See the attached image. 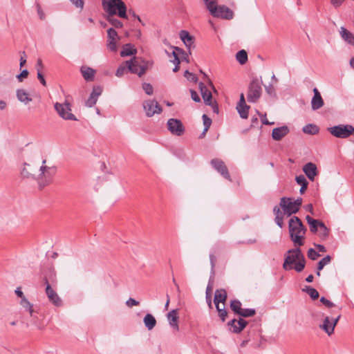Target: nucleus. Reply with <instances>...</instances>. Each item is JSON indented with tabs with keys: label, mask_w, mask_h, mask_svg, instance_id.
Wrapping results in <instances>:
<instances>
[{
	"label": "nucleus",
	"mask_w": 354,
	"mask_h": 354,
	"mask_svg": "<svg viewBox=\"0 0 354 354\" xmlns=\"http://www.w3.org/2000/svg\"><path fill=\"white\" fill-rule=\"evenodd\" d=\"M115 15H108L107 21L115 28H120L123 26V24L118 19L114 17Z\"/></svg>",
	"instance_id": "41"
},
{
	"label": "nucleus",
	"mask_w": 354,
	"mask_h": 354,
	"mask_svg": "<svg viewBox=\"0 0 354 354\" xmlns=\"http://www.w3.org/2000/svg\"><path fill=\"white\" fill-rule=\"evenodd\" d=\"M303 171L310 180L313 181L317 175V169L315 163L308 162L303 167Z\"/></svg>",
	"instance_id": "23"
},
{
	"label": "nucleus",
	"mask_w": 354,
	"mask_h": 354,
	"mask_svg": "<svg viewBox=\"0 0 354 354\" xmlns=\"http://www.w3.org/2000/svg\"><path fill=\"white\" fill-rule=\"evenodd\" d=\"M279 205L283 211V214L288 217L299 212L298 207L295 206L291 198L282 197Z\"/></svg>",
	"instance_id": "13"
},
{
	"label": "nucleus",
	"mask_w": 354,
	"mask_h": 354,
	"mask_svg": "<svg viewBox=\"0 0 354 354\" xmlns=\"http://www.w3.org/2000/svg\"><path fill=\"white\" fill-rule=\"evenodd\" d=\"M167 125L169 132L174 136H180L185 133V128L178 119H169Z\"/></svg>",
	"instance_id": "12"
},
{
	"label": "nucleus",
	"mask_w": 354,
	"mask_h": 354,
	"mask_svg": "<svg viewBox=\"0 0 354 354\" xmlns=\"http://www.w3.org/2000/svg\"><path fill=\"white\" fill-rule=\"evenodd\" d=\"M172 54H173L175 59L178 60V63L180 62L179 54H183V55H186L187 57L188 56L187 53L185 52L183 49H181L178 47H174V51H173Z\"/></svg>",
	"instance_id": "43"
},
{
	"label": "nucleus",
	"mask_w": 354,
	"mask_h": 354,
	"mask_svg": "<svg viewBox=\"0 0 354 354\" xmlns=\"http://www.w3.org/2000/svg\"><path fill=\"white\" fill-rule=\"evenodd\" d=\"M16 96L17 100L24 104H28L32 101V98L29 97V93L22 88L17 90Z\"/></svg>",
	"instance_id": "26"
},
{
	"label": "nucleus",
	"mask_w": 354,
	"mask_h": 354,
	"mask_svg": "<svg viewBox=\"0 0 354 354\" xmlns=\"http://www.w3.org/2000/svg\"><path fill=\"white\" fill-rule=\"evenodd\" d=\"M302 291L307 292L313 300L317 299L319 296L318 291L311 286H305V288L302 289Z\"/></svg>",
	"instance_id": "35"
},
{
	"label": "nucleus",
	"mask_w": 354,
	"mask_h": 354,
	"mask_svg": "<svg viewBox=\"0 0 354 354\" xmlns=\"http://www.w3.org/2000/svg\"><path fill=\"white\" fill-rule=\"evenodd\" d=\"M288 230L290 238L295 245L302 246L304 244L303 240L307 229L301 219L296 216L290 218L288 222Z\"/></svg>",
	"instance_id": "1"
},
{
	"label": "nucleus",
	"mask_w": 354,
	"mask_h": 354,
	"mask_svg": "<svg viewBox=\"0 0 354 354\" xmlns=\"http://www.w3.org/2000/svg\"><path fill=\"white\" fill-rule=\"evenodd\" d=\"M248 322L242 318H239L237 321L236 319H233L230 321L227 324L229 326L232 328L233 333H240L247 325Z\"/></svg>",
	"instance_id": "20"
},
{
	"label": "nucleus",
	"mask_w": 354,
	"mask_h": 354,
	"mask_svg": "<svg viewBox=\"0 0 354 354\" xmlns=\"http://www.w3.org/2000/svg\"><path fill=\"white\" fill-rule=\"evenodd\" d=\"M304 133L309 135H315L319 133V127L313 124L305 125L302 129Z\"/></svg>",
	"instance_id": "34"
},
{
	"label": "nucleus",
	"mask_w": 354,
	"mask_h": 354,
	"mask_svg": "<svg viewBox=\"0 0 354 354\" xmlns=\"http://www.w3.org/2000/svg\"><path fill=\"white\" fill-rule=\"evenodd\" d=\"M55 109L60 118L65 120L77 121V118L71 113V104L66 100L63 103L56 102L54 105Z\"/></svg>",
	"instance_id": "8"
},
{
	"label": "nucleus",
	"mask_w": 354,
	"mask_h": 354,
	"mask_svg": "<svg viewBox=\"0 0 354 354\" xmlns=\"http://www.w3.org/2000/svg\"><path fill=\"white\" fill-rule=\"evenodd\" d=\"M307 223L310 226V230L312 233L315 234L318 232V228H319V223L322 222L319 220L314 219L309 215L306 216Z\"/></svg>",
	"instance_id": "29"
},
{
	"label": "nucleus",
	"mask_w": 354,
	"mask_h": 354,
	"mask_svg": "<svg viewBox=\"0 0 354 354\" xmlns=\"http://www.w3.org/2000/svg\"><path fill=\"white\" fill-rule=\"evenodd\" d=\"M230 308L236 314L240 315L242 310L241 303L239 300L234 299L230 303Z\"/></svg>",
	"instance_id": "38"
},
{
	"label": "nucleus",
	"mask_w": 354,
	"mask_h": 354,
	"mask_svg": "<svg viewBox=\"0 0 354 354\" xmlns=\"http://www.w3.org/2000/svg\"><path fill=\"white\" fill-rule=\"evenodd\" d=\"M107 46L111 51L115 52L117 50L116 40L119 39L118 33L113 28H110L107 30Z\"/></svg>",
	"instance_id": "16"
},
{
	"label": "nucleus",
	"mask_w": 354,
	"mask_h": 354,
	"mask_svg": "<svg viewBox=\"0 0 354 354\" xmlns=\"http://www.w3.org/2000/svg\"><path fill=\"white\" fill-rule=\"evenodd\" d=\"M55 281V274L51 272L48 277H44V283L46 285V294L49 301L56 307H60L62 306V300L57 295V293L51 288L50 285V282Z\"/></svg>",
	"instance_id": "4"
},
{
	"label": "nucleus",
	"mask_w": 354,
	"mask_h": 354,
	"mask_svg": "<svg viewBox=\"0 0 354 354\" xmlns=\"http://www.w3.org/2000/svg\"><path fill=\"white\" fill-rule=\"evenodd\" d=\"M97 101V99H96L95 97H94L90 95L89 97L86 101V106L88 107H92L93 106H94L96 104Z\"/></svg>",
	"instance_id": "53"
},
{
	"label": "nucleus",
	"mask_w": 354,
	"mask_h": 354,
	"mask_svg": "<svg viewBox=\"0 0 354 354\" xmlns=\"http://www.w3.org/2000/svg\"><path fill=\"white\" fill-rule=\"evenodd\" d=\"M330 259H331V258L329 255H327L325 257H324L322 259H321L317 264V270H322L325 266H326L327 264H328L330 263Z\"/></svg>",
	"instance_id": "44"
},
{
	"label": "nucleus",
	"mask_w": 354,
	"mask_h": 354,
	"mask_svg": "<svg viewBox=\"0 0 354 354\" xmlns=\"http://www.w3.org/2000/svg\"><path fill=\"white\" fill-rule=\"evenodd\" d=\"M262 81L257 77L253 78L248 86V101L251 103H255L260 98L262 93L261 88Z\"/></svg>",
	"instance_id": "7"
},
{
	"label": "nucleus",
	"mask_w": 354,
	"mask_h": 354,
	"mask_svg": "<svg viewBox=\"0 0 354 354\" xmlns=\"http://www.w3.org/2000/svg\"><path fill=\"white\" fill-rule=\"evenodd\" d=\"M128 70V67L127 66L125 62L120 65L116 71L115 75L117 77H122Z\"/></svg>",
	"instance_id": "48"
},
{
	"label": "nucleus",
	"mask_w": 354,
	"mask_h": 354,
	"mask_svg": "<svg viewBox=\"0 0 354 354\" xmlns=\"http://www.w3.org/2000/svg\"><path fill=\"white\" fill-rule=\"evenodd\" d=\"M198 86L202 97L204 100V103L206 105L212 106L214 112L218 113V107L216 102H212V95L211 92L207 89V86L203 82H200Z\"/></svg>",
	"instance_id": "11"
},
{
	"label": "nucleus",
	"mask_w": 354,
	"mask_h": 354,
	"mask_svg": "<svg viewBox=\"0 0 354 354\" xmlns=\"http://www.w3.org/2000/svg\"><path fill=\"white\" fill-rule=\"evenodd\" d=\"M213 288V277L211 276L206 288V301L209 308H212L211 292Z\"/></svg>",
	"instance_id": "31"
},
{
	"label": "nucleus",
	"mask_w": 354,
	"mask_h": 354,
	"mask_svg": "<svg viewBox=\"0 0 354 354\" xmlns=\"http://www.w3.org/2000/svg\"><path fill=\"white\" fill-rule=\"evenodd\" d=\"M207 10L210 12L211 9H214L218 4L217 0H203Z\"/></svg>",
	"instance_id": "47"
},
{
	"label": "nucleus",
	"mask_w": 354,
	"mask_h": 354,
	"mask_svg": "<svg viewBox=\"0 0 354 354\" xmlns=\"http://www.w3.org/2000/svg\"><path fill=\"white\" fill-rule=\"evenodd\" d=\"M126 305L128 307L131 308V307H133L134 306H138L139 305V301H136V299H134L133 298H129L128 300H127Z\"/></svg>",
	"instance_id": "58"
},
{
	"label": "nucleus",
	"mask_w": 354,
	"mask_h": 354,
	"mask_svg": "<svg viewBox=\"0 0 354 354\" xmlns=\"http://www.w3.org/2000/svg\"><path fill=\"white\" fill-rule=\"evenodd\" d=\"M306 261L305 258H302V259H300L299 261L294 263V266L292 269H295L297 272H301L304 268H305Z\"/></svg>",
	"instance_id": "42"
},
{
	"label": "nucleus",
	"mask_w": 354,
	"mask_h": 354,
	"mask_svg": "<svg viewBox=\"0 0 354 354\" xmlns=\"http://www.w3.org/2000/svg\"><path fill=\"white\" fill-rule=\"evenodd\" d=\"M314 96L311 100V107L312 109L315 111L322 108L324 104V100L321 96V94L317 88H313Z\"/></svg>",
	"instance_id": "21"
},
{
	"label": "nucleus",
	"mask_w": 354,
	"mask_h": 354,
	"mask_svg": "<svg viewBox=\"0 0 354 354\" xmlns=\"http://www.w3.org/2000/svg\"><path fill=\"white\" fill-rule=\"evenodd\" d=\"M70 1L75 7L80 8L81 10L83 9L84 5V0H70Z\"/></svg>",
	"instance_id": "55"
},
{
	"label": "nucleus",
	"mask_w": 354,
	"mask_h": 354,
	"mask_svg": "<svg viewBox=\"0 0 354 354\" xmlns=\"http://www.w3.org/2000/svg\"><path fill=\"white\" fill-rule=\"evenodd\" d=\"M341 38L348 44L354 46V34L348 31L346 28L342 26L339 29Z\"/></svg>",
	"instance_id": "25"
},
{
	"label": "nucleus",
	"mask_w": 354,
	"mask_h": 354,
	"mask_svg": "<svg viewBox=\"0 0 354 354\" xmlns=\"http://www.w3.org/2000/svg\"><path fill=\"white\" fill-rule=\"evenodd\" d=\"M28 75V71L26 69L23 70L20 74L17 75V78L19 82H23L24 78H26Z\"/></svg>",
	"instance_id": "57"
},
{
	"label": "nucleus",
	"mask_w": 354,
	"mask_h": 354,
	"mask_svg": "<svg viewBox=\"0 0 354 354\" xmlns=\"http://www.w3.org/2000/svg\"><path fill=\"white\" fill-rule=\"evenodd\" d=\"M184 76L187 78L188 80H190L192 82H196L197 77L195 75H194L192 73H189L188 71H185Z\"/></svg>",
	"instance_id": "59"
},
{
	"label": "nucleus",
	"mask_w": 354,
	"mask_h": 354,
	"mask_svg": "<svg viewBox=\"0 0 354 354\" xmlns=\"http://www.w3.org/2000/svg\"><path fill=\"white\" fill-rule=\"evenodd\" d=\"M19 304L24 308L25 310L30 313L31 317H34L35 310L33 309V305L28 301L26 297L22 298V299H21L19 301Z\"/></svg>",
	"instance_id": "33"
},
{
	"label": "nucleus",
	"mask_w": 354,
	"mask_h": 354,
	"mask_svg": "<svg viewBox=\"0 0 354 354\" xmlns=\"http://www.w3.org/2000/svg\"><path fill=\"white\" fill-rule=\"evenodd\" d=\"M142 88L147 95H151L153 94V86L150 84L144 83L142 84Z\"/></svg>",
	"instance_id": "51"
},
{
	"label": "nucleus",
	"mask_w": 354,
	"mask_h": 354,
	"mask_svg": "<svg viewBox=\"0 0 354 354\" xmlns=\"http://www.w3.org/2000/svg\"><path fill=\"white\" fill-rule=\"evenodd\" d=\"M136 53L137 50L134 48L131 44H127L123 46V48L120 52V55L122 57L131 56L136 54Z\"/></svg>",
	"instance_id": "32"
},
{
	"label": "nucleus",
	"mask_w": 354,
	"mask_h": 354,
	"mask_svg": "<svg viewBox=\"0 0 354 354\" xmlns=\"http://www.w3.org/2000/svg\"><path fill=\"white\" fill-rule=\"evenodd\" d=\"M304 257V256L299 246L296 248L288 250L286 254L283 268L286 270H292L293 264L299 261L300 259H302Z\"/></svg>",
	"instance_id": "6"
},
{
	"label": "nucleus",
	"mask_w": 354,
	"mask_h": 354,
	"mask_svg": "<svg viewBox=\"0 0 354 354\" xmlns=\"http://www.w3.org/2000/svg\"><path fill=\"white\" fill-rule=\"evenodd\" d=\"M211 165L221 176L230 181H232L228 169L223 160L217 158L212 159L211 160Z\"/></svg>",
	"instance_id": "15"
},
{
	"label": "nucleus",
	"mask_w": 354,
	"mask_h": 354,
	"mask_svg": "<svg viewBox=\"0 0 354 354\" xmlns=\"http://www.w3.org/2000/svg\"><path fill=\"white\" fill-rule=\"evenodd\" d=\"M236 60L241 64H244L248 61V54L245 50H241L236 54Z\"/></svg>",
	"instance_id": "37"
},
{
	"label": "nucleus",
	"mask_w": 354,
	"mask_h": 354,
	"mask_svg": "<svg viewBox=\"0 0 354 354\" xmlns=\"http://www.w3.org/2000/svg\"><path fill=\"white\" fill-rule=\"evenodd\" d=\"M218 316L222 320V322L225 321V318L227 317V313L225 308V304H222V308H220V306H218V308H216Z\"/></svg>",
	"instance_id": "46"
},
{
	"label": "nucleus",
	"mask_w": 354,
	"mask_h": 354,
	"mask_svg": "<svg viewBox=\"0 0 354 354\" xmlns=\"http://www.w3.org/2000/svg\"><path fill=\"white\" fill-rule=\"evenodd\" d=\"M46 160L42 161V165L39 167V174L37 176V181L40 189L44 188L48 185L50 182V178L55 174L56 171L55 167H48L45 164Z\"/></svg>",
	"instance_id": "3"
},
{
	"label": "nucleus",
	"mask_w": 354,
	"mask_h": 354,
	"mask_svg": "<svg viewBox=\"0 0 354 354\" xmlns=\"http://www.w3.org/2000/svg\"><path fill=\"white\" fill-rule=\"evenodd\" d=\"M145 327L149 330H152L156 325V320L151 314H147L143 319Z\"/></svg>",
	"instance_id": "30"
},
{
	"label": "nucleus",
	"mask_w": 354,
	"mask_h": 354,
	"mask_svg": "<svg viewBox=\"0 0 354 354\" xmlns=\"http://www.w3.org/2000/svg\"><path fill=\"white\" fill-rule=\"evenodd\" d=\"M180 38L189 50V54H191V48L194 47V37L192 36L187 30L180 32Z\"/></svg>",
	"instance_id": "18"
},
{
	"label": "nucleus",
	"mask_w": 354,
	"mask_h": 354,
	"mask_svg": "<svg viewBox=\"0 0 354 354\" xmlns=\"http://www.w3.org/2000/svg\"><path fill=\"white\" fill-rule=\"evenodd\" d=\"M249 109H250V106H248V105H246L245 106L237 105V106H236V109L240 115V117L243 119L248 118Z\"/></svg>",
	"instance_id": "39"
},
{
	"label": "nucleus",
	"mask_w": 354,
	"mask_h": 354,
	"mask_svg": "<svg viewBox=\"0 0 354 354\" xmlns=\"http://www.w3.org/2000/svg\"><path fill=\"white\" fill-rule=\"evenodd\" d=\"M328 131L335 137L346 138L354 133V127L351 124H339L328 129Z\"/></svg>",
	"instance_id": "9"
},
{
	"label": "nucleus",
	"mask_w": 354,
	"mask_h": 354,
	"mask_svg": "<svg viewBox=\"0 0 354 354\" xmlns=\"http://www.w3.org/2000/svg\"><path fill=\"white\" fill-rule=\"evenodd\" d=\"M319 230H318L319 236L322 239L328 238L329 234V229L326 225L322 221L319 223Z\"/></svg>",
	"instance_id": "36"
},
{
	"label": "nucleus",
	"mask_w": 354,
	"mask_h": 354,
	"mask_svg": "<svg viewBox=\"0 0 354 354\" xmlns=\"http://www.w3.org/2000/svg\"><path fill=\"white\" fill-rule=\"evenodd\" d=\"M227 299V292L224 289L216 290L214 294V302L216 308H218L220 304H225Z\"/></svg>",
	"instance_id": "24"
},
{
	"label": "nucleus",
	"mask_w": 354,
	"mask_h": 354,
	"mask_svg": "<svg viewBox=\"0 0 354 354\" xmlns=\"http://www.w3.org/2000/svg\"><path fill=\"white\" fill-rule=\"evenodd\" d=\"M125 64L128 67V71L138 75L139 77L144 75L147 69V63L137 57H133L130 60L126 61Z\"/></svg>",
	"instance_id": "5"
},
{
	"label": "nucleus",
	"mask_w": 354,
	"mask_h": 354,
	"mask_svg": "<svg viewBox=\"0 0 354 354\" xmlns=\"http://www.w3.org/2000/svg\"><path fill=\"white\" fill-rule=\"evenodd\" d=\"M273 212H274V214L275 215V217L277 216H285L283 214V212H281L280 208L278 206H274V207Z\"/></svg>",
	"instance_id": "64"
},
{
	"label": "nucleus",
	"mask_w": 354,
	"mask_h": 354,
	"mask_svg": "<svg viewBox=\"0 0 354 354\" xmlns=\"http://www.w3.org/2000/svg\"><path fill=\"white\" fill-rule=\"evenodd\" d=\"M290 131L288 126L283 125L280 127L274 128L272 132V138L274 140L279 141L284 138Z\"/></svg>",
	"instance_id": "22"
},
{
	"label": "nucleus",
	"mask_w": 354,
	"mask_h": 354,
	"mask_svg": "<svg viewBox=\"0 0 354 354\" xmlns=\"http://www.w3.org/2000/svg\"><path fill=\"white\" fill-rule=\"evenodd\" d=\"M211 15L216 18L225 20H230L234 17L233 11L228 7L223 5H216L214 9L210 10Z\"/></svg>",
	"instance_id": "10"
},
{
	"label": "nucleus",
	"mask_w": 354,
	"mask_h": 354,
	"mask_svg": "<svg viewBox=\"0 0 354 354\" xmlns=\"http://www.w3.org/2000/svg\"><path fill=\"white\" fill-rule=\"evenodd\" d=\"M35 171V169L30 164L24 162L20 171L21 177L22 178H31L37 180Z\"/></svg>",
	"instance_id": "17"
},
{
	"label": "nucleus",
	"mask_w": 354,
	"mask_h": 354,
	"mask_svg": "<svg viewBox=\"0 0 354 354\" xmlns=\"http://www.w3.org/2000/svg\"><path fill=\"white\" fill-rule=\"evenodd\" d=\"M37 78L43 86L46 85V82L44 77V75L41 74V71H39V68L37 69Z\"/></svg>",
	"instance_id": "62"
},
{
	"label": "nucleus",
	"mask_w": 354,
	"mask_h": 354,
	"mask_svg": "<svg viewBox=\"0 0 354 354\" xmlns=\"http://www.w3.org/2000/svg\"><path fill=\"white\" fill-rule=\"evenodd\" d=\"M102 92V88L100 86H94L93 88V91L91 93V95L95 97L96 99L101 95Z\"/></svg>",
	"instance_id": "49"
},
{
	"label": "nucleus",
	"mask_w": 354,
	"mask_h": 354,
	"mask_svg": "<svg viewBox=\"0 0 354 354\" xmlns=\"http://www.w3.org/2000/svg\"><path fill=\"white\" fill-rule=\"evenodd\" d=\"M275 222L277 223V225L279 227H283V216H277L275 217Z\"/></svg>",
	"instance_id": "63"
},
{
	"label": "nucleus",
	"mask_w": 354,
	"mask_h": 354,
	"mask_svg": "<svg viewBox=\"0 0 354 354\" xmlns=\"http://www.w3.org/2000/svg\"><path fill=\"white\" fill-rule=\"evenodd\" d=\"M295 180H296L297 183L300 185H304V184L308 183L307 181V180L306 179L305 176L304 175H301V174L299 175V176H296Z\"/></svg>",
	"instance_id": "54"
},
{
	"label": "nucleus",
	"mask_w": 354,
	"mask_h": 354,
	"mask_svg": "<svg viewBox=\"0 0 354 354\" xmlns=\"http://www.w3.org/2000/svg\"><path fill=\"white\" fill-rule=\"evenodd\" d=\"M80 71L83 77L87 82L93 81L94 79L95 71L88 66H82Z\"/></svg>",
	"instance_id": "28"
},
{
	"label": "nucleus",
	"mask_w": 354,
	"mask_h": 354,
	"mask_svg": "<svg viewBox=\"0 0 354 354\" xmlns=\"http://www.w3.org/2000/svg\"><path fill=\"white\" fill-rule=\"evenodd\" d=\"M178 311V309H173L167 315L169 326L176 332L179 330Z\"/></svg>",
	"instance_id": "19"
},
{
	"label": "nucleus",
	"mask_w": 354,
	"mask_h": 354,
	"mask_svg": "<svg viewBox=\"0 0 354 354\" xmlns=\"http://www.w3.org/2000/svg\"><path fill=\"white\" fill-rule=\"evenodd\" d=\"M104 10L108 15H118L124 19H127V6L122 0H102Z\"/></svg>",
	"instance_id": "2"
},
{
	"label": "nucleus",
	"mask_w": 354,
	"mask_h": 354,
	"mask_svg": "<svg viewBox=\"0 0 354 354\" xmlns=\"http://www.w3.org/2000/svg\"><path fill=\"white\" fill-rule=\"evenodd\" d=\"M320 301L324 306H326L327 308H332V307L335 306V304L332 301H329L328 299H327L324 297H321Z\"/></svg>",
	"instance_id": "56"
},
{
	"label": "nucleus",
	"mask_w": 354,
	"mask_h": 354,
	"mask_svg": "<svg viewBox=\"0 0 354 354\" xmlns=\"http://www.w3.org/2000/svg\"><path fill=\"white\" fill-rule=\"evenodd\" d=\"M143 108L147 117H152L156 113L159 114L162 111L158 102L154 100L145 101L143 102Z\"/></svg>",
	"instance_id": "14"
},
{
	"label": "nucleus",
	"mask_w": 354,
	"mask_h": 354,
	"mask_svg": "<svg viewBox=\"0 0 354 354\" xmlns=\"http://www.w3.org/2000/svg\"><path fill=\"white\" fill-rule=\"evenodd\" d=\"M266 92L270 96H274L276 95L275 89L272 84L265 86Z\"/></svg>",
	"instance_id": "52"
},
{
	"label": "nucleus",
	"mask_w": 354,
	"mask_h": 354,
	"mask_svg": "<svg viewBox=\"0 0 354 354\" xmlns=\"http://www.w3.org/2000/svg\"><path fill=\"white\" fill-rule=\"evenodd\" d=\"M335 327V323H331V320L328 316L324 318L323 324L320 326V328L323 329L328 335H330L333 333Z\"/></svg>",
	"instance_id": "27"
},
{
	"label": "nucleus",
	"mask_w": 354,
	"mask_h": 354,
	"mask_svg": "<svg viewBox=\"0 0 354 354\" xmlns=\"http://www.w3.org/2000/svg\"><path fill=\"white\" fill-rule=\"evenodd\" d=\"M203 124H204V130L201 136L202 137L203 136H205L206 132L208 131L209 128L210 127L212 124V120L205 114H203L202 116Z\"/></svg>",
	"instance_id": "40"
},
{
	"label": "nucleus",
	"mask_w": 354,
	"mask_h": 354,
	"mask_svg": "<svg viewBox=\"0 0 354 354\" xmlns=\"http://www.w3.org/2000/svg\"><path fill=\"white\" fill-rule=\"evenodd\" d=\"M259 116L261 117V120L262 124L266 125H272L274 124V122H269L266 118V114H260L259 113Z\"/></svg>",
	"instance_id": "60"
},
{
	"label": "nucleus",
	"mask_w": 354,
	"mask_h": 354,
	"mask_svg": "<svg viewBox=\"0 0 354 354\" xmlns=\"http://www.w3.org/2000/svg\"><path fill=\"white\" fill-rule=\"evenodd\" d=\"M190 93H191V97L194 102H201V98L195 91L191 89Z\"/></svg>",
	"instance_id": "61"
},
{
	"label": "nucleus",
	"mask_w": 354,
	"mask_h": 354,
	"mask_svg": "<svg viewBox=\"0 0 354 354\" xmlns=\"http://www.w3.org/2000/svg\"><path fill=\"white\" fill-rule=\"evenodd\" d=\"M255 313H256V311L253 308H245V309L242 308V310H241L239 316H241L243 317H252L253 315H254Z\"/></svg>",
	"instance_id": "45"
},
{
	"label": "nucleus",
	"mask_w": 354,
	"mask_h": 354,
	"mask_svg": "<svg viewBox=\"0 0 354 354\" xmlns=\"http://www.w3.org/2000/svg\"><path fill=\"white\" fill-rule=\"evenodd\" d=\"M320 255L313 248H310L308 251V257L312 260H316Z\"/></svg>",
	"instance_id": "50"
}]
</instances>
